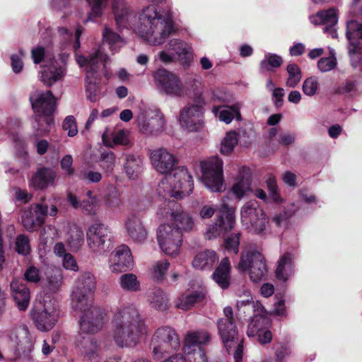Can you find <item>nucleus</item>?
Segmentation results:
<instances>
[{"label":"nucleus","instance_id":"1","mask_svg":"<svg viewBox=\"0 0 362 362\" xmlns=\"http://www.w3.org/2000/svg\"><path fill=\"white\" fill-rule=\"evenodd\" d=\"M96 285L95 276L90 272H83L76 279L72 291L74 306L82 313L80 331L85 334L96 333L104 325L105 313L93 305Z\"/></svg>","mask_w":362,"mask_h":362},{"label":"nucleus","instance_id":"2","mask_svg":"<svg viewBox=\"0 0 362 362\" xmlns=\"http://www.w3.org/2000/svg\"><path fill=\"white\" fill-rule=\"evenodd\" d=\"M148 333V327L139 310L133 305L118 308L112 319V335L121 348H134Z\"/></svg>","mask_w":362,"mask_h":362},{"label":"nucleus","instance_id":"3","mask_svg":"<svg viewBox=\"0 0 362 362\" xmlns=\"http://www.w3.org/2000/svg\"><path fill=\"white\" fill-rule=\"evenodd\" d=\"M139 21V35L153 45L163 44L173 31L171 18L161 13L154 5L143 9Z\"/></svg>","mask_w":362,"mask_h":362},{"label":"nucleus","instance_id":"4","mask_svg":"<svg viewBox=\"0 0 362 362\" xmlns=\"http://www.w3.org/2000/svg\"><path fill=\"white\" fill-rule=\"evenodd\" d=\"M194 183L192 175L185 167L175 170L174 174L165 175L158 183L157 192L163 199L182 198L192 192Z\"/></svg>","mask_w":362,"mask_h":362},{"label":"nucleus","instance_id":"5","mask_svg":"<svg viewBox=\"0 0 362 362\" xmlns=\"http://www.w3.org/2000/svg\"><path fill=\"white\" fill-rule=\"evenodd\" d=\"M76 62L80 66H85L86 71V91L90 101H95L99 90L98 82L100 79L103 69H105L106 64L109 60L107 54L101 49L95 51L90 54L89 58L83 56H76Z\"/></svg>","mask_w":362,"mask_h":362},{"label":"nucleus","instance_id":"6","mask_svg":"<svg viewBox=\"0 0 362 362\" xmlns=\"http://www.w3.org/2000/svg\"><path fill=\"white\" fill-rule=\"evenodd\" d=\"M237 269L241 272L247 271L250 280L254 283L264 279L268 272L264 257L253 247H248L242 252Z\"/></svg>","mask_w":362,"mask_h":362},{"label":"nucleus","instance_id":"7","mask_svg":"<svg viewBox=\"0 0 362 362\" xmlns=\"http://www.w3.org/2000/svg\"><path fill=\"white\" fill-rule=\"evenodd\" d=\"M202 182L213 192H221L226 189L223 178V163L218 156H211L200 163Z\"/></svg>","mask_w":362,"mask_h":362},{"label":"nucleus","instance_id":"8","mask_svg":"<svg viewBox=\"0 0 362 362\" xmlns=\"http://www.w3.org/2000/svg\"><path fill=\"white\" fill-rule=\"evenodd\" d=\"M240 214L243 225L250 233L257 235L264 233L269 218L257 201L246 202L241 209Z\"/></svg>","mask_w":362,"mask_h":362},{"label":"nucleus","instance_id":"9","mask_svg":"<svg viewBox=\"0 0 362 362\" xmlns=\"http://www.w3.org/2000/svg\"><path fill=\"white\" fill-rule=\"evenodd\" d=\"M180 339L175 331L169 327L158 328L152 337L150 348L155 359L161 358L164 354L177 350Z\"/></svg>","mask_w":362,"mask_h":362},{"label":"nucleus","instance_id":"10","mask_svg":"<svg viewBox=\"0 0 362 362\" xmlns=\"http://www.w3.org/2000/svg\"><path fill=\"white\" fill-rule=\"evenodd\" d=\"M86 242L88 248L96 255H103L112 247L110 229L101 223H94L88 227Z\"/></svg>","mask_w":362,"mask_h":362},{"label":"nucleus","instance_id":"11","mask_svg":"<svg viewBox=\"0 0 362 362\" xmlns=\"http://www.w3.org/2000/svg\"><path fill=\"white\" fill-rule=\"evenodd\" d=\"M229 199L230 197L228 196L223 197L219 215L216 221L208 227L204 234L206 239L216 238L229 232L234 228L235 223V211L233 207L228 206V202Z\"/></svg>","mask_w":362,"mask_h":362},{"label":"nucleus","instance_id":"12","mask_svg":"<svg viewBox=\"0 0 362 362\" xmlns=\"http://www.w3.org/2000/svg\"><path fill=\"white\" fill-rule=\"evenodd\" d=\"M157 240L163 252L175 255L182 242V232L179 228H173V225L162 224L157 229Z\"/></svg>","mask_w":362,"mask_h":362},{"label":"nucleus","instance_id":"13","mask_svg":"<svg viewBox=\"0 0 362 362\" xmlns=\"http://www.w3.org/2000/svg\"><path fill=\"white\" fill-rule=\"evenodd\" d=\"M154 79L160 91L167 95L181 98L187 94L186 88L179 77L167 69L156 71Z\"/></svg>","mask_w":362,"mask_h":362},{"label":"nucleus","instance_id":"14","mask_svg":"<svg viewBox=\"0 0 362 362\" xmlns=\"http://www.w3.org/2000/svg\"><path fill=\"white\" fill-rule=\"evenodd\" d=\"M205 102L199 98L194 104L184 107L180 113L181 127L189 132H197L204 125V109Z\"/></svg>","mask_w":362,"mask_h":362},{"label":"nucleus","instance_id":"15","mask_svg":"<svg viewBox=\"0 0 362 362\" xmlns=\"http://www.w3.org/2000/svg\"><path fill=\"white\" fill-rule=\"evenodd\" d=\"M31 315L35 326L42 332L52 329L57 322V308L51 300L40 302L35 305Z\"/></svg>","mask_w":362,"mask_h":362},{"label":"nucleus","instance_id":"16","mask_svg":"<svg viewBox=\"0 0 362 362\" xmlns=\"http://www.w3.org/2000/svg\"><path fill=\"white\" fill-rule=\"evenodd\" d=\"M137 123L139 131L146 135L157 136L165 128L164 115L158 110L141 113L137 117Z\"/></svg>","mask_w":362,"mask_h":362},{"label":"nucleus","instance_id":"17","mask_svg":"<svg viewBox=\"0 0 362 362\" xmlns=\"http://www.w3.org/2000/svg\"><path fill=\"white\" fill-rule=\"evenodd\" d=\"M149 157L154 169L165 175L174 174L175 170L181 167L177 166L178 160L176 156L164 148L151 151Z\"/></svg>","mask_w":362,"mask_h":362},{"label":"nucleus","instance_id":"18","mask_svg":"<svg viewBox=\"0 0 362 362\" xmlns=\"http://www.w3.org/2000/svg\"><path fill=\"white\" fill-rule=\"evenodd\" d=\"M133 259L129 247L122 245L111 253L110 268L112 272H122L132 267Z\"/></svg>","mask_w":362,"mask_h":362},{"label":"nucleus","instance_id":"19","mask_svg":"<svg viewBox=\"0 0 362 362\" xmlns=\"http://www.w3.org/2000/svg\"><path fill=\"white\" fill-rule=\"evenodd\" d=\"M48 213V205L45 203L35 204L29 211H25L22 216V223L28 230H34L36 227L43 224Z\"/></svg>","mask_w":362,"mask_h":362},{"label":"nucleus","instance_id":"20","mask_svg":"<svg viewBox=\"0 0 362 362\" xmlns=\"http://www.w3.org/2000/svg\"><path fill=\"white\" fill-rule=\"evenodd\" d=\"M32 107L40 115H50L56 108V100L52 91L39 93L30 97Z\"/></svg>","mask_w":362,"mask_h":362},{"label":"nucleus","instance_id":"21","mask_svg":"<svg viewBox=\"0 0 362 362\" xmlns=\"http://www.w3.org/2000/svg\"><path fill=\"white\" fill-rule=\"evenodd\" d=\"M211 339V336L206 330L189 332L184 339L183 351L185 354H191L193 349H202Z\"/></svg>","mask_w":362,"mask_h":362},{"label":"nucleus","instance_id":"22","mask_svg":"<svg viewBox=\"0 0 362 362\" xmlns=\"http://www.w3.org/2000/svg\"><path fill=\"white\" fill-rule=\"evenodd\" d=\"M252 177L250 170L242 167L235 180L230 192L238 199H241L247 192L251 191Z\"/></svg>","mask_w":362,"mask_h":362},{"label":"nucleus","instance_id":"23","mask_svg":"<svg viewBox=\"0 0 362 362\" xmlns=\"http://www.w3.org/2000/svg\"><path fill=\"white\" fill-rule=\"evenodd\" d=\"M66 74L64 65H59L56 60L45 66L40 72V80L47 86H51L58 81H61Z\"/></svg>","mask_w":362,"mask_h":362},{"label":"nucleus","instance_id":"24","mask_svg":"<svg viewBox=\"0 0 362 362\" xmlns=\"http://www.w3.org/2000/svg\"><path fill=\"white\" fill-rule=\"evenodd\" d=\"M346 36L349 40L348 51L351 55L359 52V40H362V23L351 20L346 23Z\"/></svg>","mask_w":362,"mask_h":362},{"label":"nucleus","instance_id":"25","mask_svg":"<svg viewBox=\"0 0 362 362\" xmlns=\"http://www.w3.org/2000/svg\"><path fill=\"white\" fill-rule=\"evenodd\" d=\"M125 229L128 236L135 243H141L146 239L147 230L141 219L134 215L127 218Z\"/></svg>","mask_w":362,"mask_h":362},{"label":"nucleus","instance_id":"26","mask_svg":"<svg viewBox=\"0 0 362 362\" xmlns=\"http://www.w3.org/2000/svg\"><path fill=\"white\" fill-rule=\"evenodd\" d=\"M12 295L16 305L21 310H25L30 301V290L21 281L13 279L10 284Z\"/></svg>","mask_w":362,"mask_h":362},{"label":"nucleus","instance_id":"27","mask_svg":"<svg viewBox=\"0 0 362 362\" xmlns=\"http://www.w3.org/2000/svg\"><path fill=\"white\" fill-rule=\"evenodd\" d=\"M230 262L228 257H225L221 259L211 275L212 279L222 289H227L230 286Z\"/></svg>","mask_w":362,"mask_h":362},{"label":"nucleus","instance_id":"28","mask_svg":"<svg viewBox=\"0 0 362 362\" xmlns=\"http://www.w3.org/2000/svg\"><path fill=\"white\" fill-rule=\"evenodd\" d=\"M294 273L293 257L289 252L284 253L279 259L275 271L276 277L286 281Z\"/></svg>","mask_w":362,"mask_h":362},{"label":"nucleus","instance_id":"29","mask_svg":"<svg viewBox=\"0 0 362 362\" xmlns=\"http://www.w3.org/2000/svg\"><path fill=\"white\" fill-rule=\"evenodd\" d=\"M56 174L50 168H43L39 169L33 176L30 185L35 189H42L49 185H53Z\"/></svg>","mask_w":362,"mask_h":362},{"label":"nucleus","instance_id":"30","mask_svg":"<svg viewBox=\"0 0 362 362\" xmlns=\"http://www.w3.org/2000/svg\"><path fill=\"white\" fill-rule=\"evenodd\" d=\"M218 260L216 252L211 250H206L199 252L192 261V266L200 270H211Z\"/></svg>","mask_w":362,"mask_h":362},{"label":"nucleus","instance_id":"31","mask_svg":"<svg viewBox=\"0 0 362 362\" xmlns=\"http://www.w3.org/2000/svg\"><path fill=\"white\" fill-rule=\"evenodd\" d=\"M11 346L14 348L26 347L30 344L28 329L25 326L13 328L8 335Z\"/></svg>","mask_w":362,"mask_h":362},{"label":"nucleus","instance_id":"32","mask_svg":"<svg viewBox=\"0 0 362 362\" xmlns=\"http://www.w3.org/2000/svg\"><path fill=\"white\" fill-rule=\"evenodd\" d=\"M221 109V106L214 105L212 110L216 117L218 118L220 121L229 124L235 117H236L237 119H240V105L239 103L228 106L226 109Z\"/></svg>","mask_w":362,"mask_h":362},{"label":"nucleus","instance_id":"33","mask_svg":"<svg viewBox=\"0 0 362 362\" xmlns=\"http://www.w3.org/2000/svg\"><path fill=\"white\" fill-rule=\"evenodd\" d=\"M171 221L175 225L173 226V228H179L180 232L191 230L194 226V221L192 216L185 211L180 206L175 211V213L173 214Z\"/></svg>","mask_w":362,"mask_h":362},{"label":"nucleus","instance_id":"34","mask_svg":"<svg viewBox=\"0 0 362 362\" xmlns=\"http://www.w3.org/2000/svg\"><path fill=\"white\" fill-rule=\"evenodd\" d=\"M148 300L152 308L164 311L169 307V300L166 294L160 288H156L148 293Z\"/></svg>","mask_w":362,"mask_h":362},{"label":"nucleus","instance_id":"35","mask_svg":"<svg viewBox=\"0 0 362 362\" xmlns=\"http://www.w3.org/2000/svg\"><path fill=\"white\" fill-rule=\"evenodd\" d=\"M168 51H173L180 60L188 61L192 57L191 47L179 39H172L168 43Z\"/></svg>","mask_w":362,"mask_h":362},{"label":"nucleus","instance_id":"36","mask_svg":"<svg viewBox=\"0 0 362 362\" xmlns=\"http://www.w3.org/2000/svg\"><path fill=\"white\" fill-rule=\"evenodd\" d=\"M218 334L224 344L233 342L238 335L235 322L217 321Z\"/></svg>","mask_w":362,"mask_h":362},{"label":"nucleus","instance_id":"37","mask_svg":"<svg viewBox=\"0 0 362 362\" xmlns=\"http://www.w3.org/2000/svg\"><path fill=\"white\" fill-rule=\"evenodd\" d=\"M143 160L140 156L127 155L124 163V170L129 178L134 180L141 171Z\"/></svg>","mask_w":362,"mask_h":362},{"label":"nucleus","instance_id":"38","mask_svg":"<svg viewBox=\"0 0 362 362\" xmlns=\"http://www.w3.org/2000/svg\"><path fill=\"white\" fill-rule=\"evenodd\" d=\"M112 11L116 23L119 28L124 27L128 21L129 14V7L123 0H115L112 4Z\"/></svg>","mask_w":362,"mask_h":362},{"label":"nucleus","instance_id":"39","mask_svg":"<svg viewBox=\"0 0 362 362\" xmlns=\"http://www.w3.org/2000/svg\"><path fill=\"white\" fill-rule=\"evenodd\" d=\"M63 282V276L61 270L51 269L46 273L44 286L50 291L56 292L61 288Z\"/></svg>","mask_w":362,"mask_h":362},{"label":"nucleus","instance_id":"40","mask_svg":"<svg viewBox=\"0 0 362 362\" xmlns=\"http://www.w3.org/2000/svg\"><path fill=\"white\" fill-rule=\"evenodd\" d=\"M256 312L257 314L254 315L248 325L247 334L250 337H255L257 333L264 330L263 327L266 322V318L264 317L266 311L264 309L262 313L260 312V310H257Z\"/></svg>","mask_w":362,"mask_h":362},{"label":"nucleus","instance_id":"41","mask_svg":"<svg viewBox=\"0 0 362 362\" xmlns=\"http://www.w3.org/2000/svg\"><path fill=\"white\" fill-rule=\"evenodd\" d=\"M53 124L54 120L50 115H37L33 123L36 135L40 136L45 135L49 132Z\"/></svg>","mask_w":362,"mask_h":362},{"label":"nucleus","instance_id":"42","mask_svg":"<svg viewBox=\"0 0 362 362\" xmlns=\"http://www.w3.org/2000/svg\"><path fill=\"white\" fill-rule=\"evenodd\" d=\"M322 18L323 20L322 24L325 25L324 31L325 33L330 31L332 37H337V32L333 28V26H334L338 21L335 9L330 8L326 11H322Z\"/></svg>","mask_w":362,"mask_h":362},{"label":"nucleus","instance_id":"43","mask_svg":"<svg viewBox=\"0 0 362 362\" xmlns=\"http://www.w3.org/2000/svg\"><path fill=\"white\" fill-rule=\"evenodd\" d=\"M84 242V234L83 230L77 227L70 230L69 236L66 238V243L73 251L78 250Z\"/></svg>","mask_w":362,"mask_h":362},{"label":"nucleus","instance_id":"44","mask_svg":"<svg viewBox=\"0 0 362 362\" xmlns=\"http://www.w3.org/2000/svg\"><path fill=\"white\" fill-rule=\"evenodd\" d=\"M201 298L197 292L181 294L175 301V307L182 310H189Z\"/></svg>","mask_w":362,"mask_h":362},{"label":"nucleus","instance_id":"45","mask_svg":"<svg viewBox=\"0 0 362 362\" xmlns=\"http://www.w3.org/2000/svg\"><path fill=\"white\" fill-rule=\"evenodd\" d=\"M120 287L126 291L136 292L140 290L137 276L132 273L122 274L119 280Z\"/></svg>","mask_w":362,"mask_h":362},{"label":"nucleus","instance_id":"46","mask_svg":"<svg viewBox=\"0 0 362 362\" xmlns=\"http://www.w3.org/2000/svg\"><path fill=\"white\" fill-rule=\"evenodd\" d=\"M283 63L281 57L276 54L266 53L264 59L260 62V71L262 72L270 71L272 68H278Z\"/></svg>","mask_w":362,"mask_h":362},{"label":"nucleus","instance_id":"47","mask_svg":"<svg viewBox=\"0 0 362 362\" xmlns=\"http://www.w3.org/2000/svg\"><path fill=\"white\" fill-rule=\"evenodd\" d=\"M179 205L174 200L164 199V201L160 204L156 214L160 218H173V214L175 213Z\"/></svg>","mask_w":362,"mask_h":362},{"label":"nucleus","instance_id":"48","mask_svg":"<svg viewBox=\"0 0 362 362\" xmlns=\"http://www.w3.org/2000/svg\"><path fill=\"white\" fill-rule=\"evenodd\" d=\"M81 339H78L77 341L78 346L81 347L83 354L89 357H93L98 349L96 341L93 337H81Z\"/></svg>","mask_w":362,"mask_h":362},{"label":"nucleus","instance_id":"49","mask_svg":"<svg viewBox=\"0 0 362 362\" xmlns=\"http://www.w3.org/2000/svg\"><path fill=\"white\" fill-rule=\"evenodd\" d=\"M238 134L235 132H228L221 141L220 148L221 153L223 155H228L233 151L234 147L238 144Z\"/></svg>","mask_w":362,"mask_h":362},{"label":"nucleus","instance_id":"50","mask_svg":"<svg viewBox=\"0 0 362 362\" xmlns=\"http://www.w3.org/2000/svg\"><path fill=\"white\" fill-rule=\"evenodd\" d=\"M103 36L104 41L107 42L110 48L115 52L124 44L122 37L107 27L105 28Z\"/></svg>","mask_w":362,"mask_h":362},{"label":"nucleus","instance_id":"51","mask_svg":"<svg viewBox=\"0 0 362 362\" xmlns=\"http://www.w3.org/2000/svg\"><path fill=\"white\" fill-rule=\"evenodd\" d=\"M288 77L286 86L289 88H295L301 79V71L299 66L296 64H289L286 67Z\"/></svg>","mask_w":362,"mask_h":362},{"label":"nucleus","instance_id":"52","mask_svg":"<svg viewBox=\"0 0 362 362\" xmlns=\"http://www.w3.org/2000/svg\"><path fill=\"white\" fill-rule=\"evenodd\" d=\"M170 267V262L166 259L157 261L153 266L152 274L153 276L158 281H162L165 279L166 272Z\"/></svg>","mask_w":362,"mask_h":362},{"label":"nucleus","instance_id":"53","mask_svg":"<svg viewBox=\"0 0 362 362\" xmlns=\"http://www.w3.org/2000/svg\"><path fill=\"white\" fill-rule=\"evenodd\" d=\"M269 197L276 204L283 202V199L279 194L276 178L273 175H269L266 181Z\"/></svg>","mask_w":362,"mask_h":362},{"label":"nucleus","instance_id":"54","mask_svg":"<svg viewBox=\"0 0 362 362\" xmlns=\"http://www.w3.org/2000/svg\"><path fill=\"white\" fill-rule=\"evenodd\" d=\"M91 7V11L86 21H93L95 18L102 15L103 8L107 0H86Z\"/></svg>","mask_w":362,"mask_h":362},{"label":"nucleus","instance_id":"55","mask_svg":"<svg viewBox=\"0 0 362 362\" xmlns=\"http://www.w3.org/2000/svg\"><path fill=\"white\" fill-rule=\"evenodd\" d=\"M101 168L107 173H112L115 164V156L112 151L103 152L100 157Z\"/></svg>","mask_w":362,"mask_h":362},{"label":"nucleus","instance_id":"56","mask_svg":"<svg viewBox=\"0 0 362 362\" xmlns=\"http://www.w3.org/2000/svg\"><path fill=\"white\" fill-rule=\"evenodd\" d=\"M318 86L317 78L315 76H311L304 81L302 89L306 95L313 96L317 93Z\"/></svg>","mask_w":362,"mask_h":362},{"label":"nucleus","instance_id":"57","mask_svg":"<svg viewBox=\"0 0 362 362\" xmlns=\"http://www.w3.org/2000/svg\"><path fill=\"white\" fill-rule=\"evenodd\" d=\"M30 250L29 239L25 235H20L16 241V250L18 253L25 255Z\"/></svg>","mask_w":362,"mask_h":362},{"label":"nucleus","instance_id":"58","mask_svg":"<svg viewBox=\"0 0 362 362\" xmlns=\"http://www.w3.org/2000/svg\"><path fill=\"white\" fill-rule=\"evenodd\" d=\"M337 66V59L332 53L329 57L321 58L317 62V66L322 72H327L332 70Z\"/></svg>","mask_w":362,"mask_h":362},{"label":"nucleus","instance_id":"59","mask_svg":"<svg viewBox=\"0 0 362 362\" xmlns=\"http://www.w3.org/2000/svg\"><path fill=\"white\" fill-rule=\"evenodd\" d=\"M24 278L28 282L37 284L41 281V272L35 266H29L24 272Z\"/></svg>","mask_w":362,"mask_h":362},{"label":"nucleus","instance_id":"60","mask_svg":"<svg viewBox=\"0 0 362 362\" xmlns=\"http://www.w3.org/2000/svg\"><path fill=\"white\" fill-rule=\"evenodd\" d=\"M80 209L87 215L96 214L98 209L96 197L82 201Z\"/></svg>","mask_w":362,"mask_h":362},{"label":"nucleus","instance_id":"61","mask_svg":"<svg viewBox=\"0 0 362 362\" xmlns=\"http://www.w3.org/2000/svg\"><path fill=\"white\" fill-rule=\"evenodd\" d=\"M63 129L68 132L69 136H74L78 133L76 119L74 116L66 117L62 124Z\"/></svg>","mask_w":362,"mask_h":362},{"label":"nucleus","instance_id":"62","mask_svg":"<svg viewBox=\"0 0 362 362\" xmlns=\"http://www.w3.org/2000/svg\"><path fill=\"white\" fill-rule=\"evenodd\" d=\"M105 202L111 208H116L119 206L121 202L120 195L115 188L111 189L108 194L106 195Z\"/></svg>","mask_w":362,"mask_h":362},{"label":"nucleus","instance_id":"63","mask_svg":"<svg viewBox=\"0 0 362 362\" xmlns=\"http://www.w3.org/2000/svg\"><path fill=\"white\" fill-rule=\"evenodd\" d=\"M240 235L239 233L232 234L230 236L225 240V245L228 250H233L235 253H238V247L240 244Z\"/></svg>","mask_w":362,"mask_h":362},{"label":"nucleus","instance_id":"64","mask_svg":"<svg viewBox=\"0 0 362 362\" xmlns=\"http://www.w3.org/2000/svg\"><path fill=\"white\" fill-rule=\"evenodd\" d=\"M189 356V362H208L206 353L203 349H193Z\"/></svg>","mask_w":362,"mask_h":362}]
</instances>
